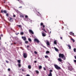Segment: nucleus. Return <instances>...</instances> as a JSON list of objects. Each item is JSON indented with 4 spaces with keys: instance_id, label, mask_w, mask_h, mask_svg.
Instances as JSON below:
<instances>
[{
    "instance_id": "1",
    "label": "nucleus",
    "mask_w": 76,
    "mask_h": 76,
    "mask_svg": "<svg viewBox=\"0 0 76 76\" xmlns=\"http://www.w3.org/2000/svg\"><path fill=\"white\" fill-rule=\"evenodd\" d=\"M59 56L60 57H61L64 60H66V57L63 54L59 53Z\"/></svg>"
},
{
    "instance_id": "2",
    "label": "nucleus",
    "mask_w": 76,
    "mask_h": 76,
    "mask_svg": "<svg viewBox=\"0 0 76 76\" xmlns=\"http://www.w3.org/2000/svg\"><path fill=\"white\" fill-rule=\"evenodd\" d=\"M56 69L58 70H60L61 69V68L60 66H58V65H54Z\"/></svg>"
},
{
    "instance_id": "3",
    "label": "nucleus",
    "mask_w": 76,
    "mask_h": 76,
    "mask_svg": "<svg viewBox=\"0 0 76 76\" xmlns=\"http://www.w3.org/2000/svg\"><path fill=\"white\" fill-rule=\"evenodd\" d=\"M56 69L58 70H60L61 69V68L60 66H58V65H54Z\"/></svg>"
},
{
    "instance_id": "4",
    "label": "nucleus",
    "mask_w": 76,
    "mask_h": 76,
    "mask_svg": "<svg viewBox=\"0 0 76 76\" xmlns=\"http://www.w3.org/2000/svg\"><path fill=\"white\" fill-rule=\"evenodd\" d=\"M68 69L70 71H72V70H74V69L73 68V67H72V66H71L69 67L68 68Z\"/></svg>"
},
{
    "instance_id": "5",
    "label": "nucleus",
    "mask_w": 76,
    "mask_h": 76,
    "mask_svg": "<svg viewBox=\"0 0 76 76\" xmlns=\"http://www.w3.org/2000/svg\"><path fill=\"white\" fill-rule=\"evenodd\" d=\"M34 41L35 42H37V43H39V40H38V39H35Z\"/></svg>"
},
{
    "instance_id": "6",
    "label": "nucleus",
    "mask_w": 76,
    "mask_h": 76,
    "mask_svg": "<svg viewBox=\"0 0 76 76\" xmlns=\"http://www.w3.org/2000/svg\"><path fill=\"white\" fill-rule=\"evenodd\" d=\"M9 19L10 22H13V19L12 18H10Z\"/></svg>"
},
{
    "instance_id": "7",
    "label": "nucleus",
    "mask_w": 76,
    "mask_h": 76,
    "mask_svg": "<svg viewBox=\"0 0 76 76\" xmlns=\"http://www.w3.org/2000/svg\"><path fill=\"white\" fill-rule=\"evenodd\" d=\"M23 56L24 58H26L27 57V54L26 53H23Z\"/></svg>"
},
{
    "instance_id": "8",
    "label": "nucleus",
    "mask_w": 76,
    "mask_h": 76,
    "mask_svg": "<svg viewBox=\"0 0 76 76\" xmlns=\"http://www.w3.org/2000/svg\"><path fill=\"white\" fill-rule=\"evenodd\" d=\"M22 38L23 39L24 41H26V37H22Z\"/></svg>"
},
{
    "instance_id": "9",
    "label": "nucleus",
    "mask_w": 76,
    "mask_h": 76,
    "mask_svg": "<svg viewBox=\"0 0 76 76\" xmlns=\"http://www.w3.org/2000/svg\"><path fill=\"white\" fill-rule=\"evenodd\" d=\"M29 32L31 33V34H34V32H33V31L32 30H29Z\"/></svg>"
},
{
    "instance_id": "10",
    "label": "nucleus",
    "mask_w": 76,
    "mask_h": 76,
    "mask_svg": "<svg viewBox=\"0 0 76 76\" xmlns=\"http://www.w3.org/2000/svg\"><path fill=\"white\" fill-rule=\"evenodd\" d=\"M67 46L68 47H69V49H71V46H70V45H67Z\"/></svg>"
},
{
    "instance_id": "11",
    "label": "nucleus",
    "mask_w": 76,
    "mask_h": 76,
    "mask_svg": "<svg viewBox=\"0 0 76 76\" xmlns=\"http://www.w3.org/2000/svg\"><path fill=\"white\" fill-rule=\"evenodd\" d=\"M42 35L43 37H45L46 36V34L45 33H42Z\"/></svg>"
},
{
    "instance_id": "12",
    "label": "nucleus",
    "mask_w": 76,
    "mask_h": 76,
    "mask_svg": "<svg viewBox=\"0 0 76 76\" xmlns=\"http://www.w3.org/2000/svg\"><path fill=\"white\" fill-rule=\"evenodd\" d=\"M69 34L70 35H74V33H73L72 32H71L69 33Z\"/></svg>"
},
{
    "instance_id": "13",
    "label": "nucleus",
    "mask_w": 76,
    "mask_h": 76,
    "mask_svg": "<svg viewBox=\"0 0 76 76\" xmlns=\"http://www.w3.org/2000/svg\"><path fill=\"white\" fill-rule=\"evenodd\" d=\"M46 44L48 45H50V42L48 41H47Z\"/></svg>"
},
{
    "instance_id": "14",
    "label": "nucleus",
    "mask_w": 76,
    "mask_h": 76,
    "mask_svg": "<svg viewBox=\"0 0 76 76\" xmlns=\"http://www.w3.org/2000/svg\"><path fill=\"white\" fill-rule=\"evenodd\" d=\"M54 48L55 49V50L56 51H58V50L57 48H56V47H54Z\"/></svg>"
},
{
    "instance_id": "15",
    "label": "nucleus",
    "mask_w": 76,
    "mask_h": 76,
    "mask_svg": "<svg viewBox=\"0 0 76 76\" xmlns=\"http://www.w3.org/2000/svg\"><path fill=\"white\" fill-rule=\"evenodd\" d=\"M58 60L60 62H61V61H62V60L61 59V58H58Z\"/></svg>"
},
{
    "instance_id": "16",
    "label": "nucleus",
    "mask_w": 76,
    "mask_h": 76,
    "mask_svg": "<svg viewBox=\"0 0 76 76\" xmlns=\"http://www.w3.org/2000/svg\"><path fill=\"white\" fill-rule=\"evenodd\" d=\"M28 67L29 69H31V65H29L28 66Z\"/></svg>"
},
{
    "instance_id": "17",
    "label": "nucleus",
    "mask_w": 76,
    "mask_h": 76,
    "mask_svg": "<svg viewBox=\"0 0 76 76\" xmlns=\"http://www.w3.org/2000/svg\"><path fill=\"white\" fill-rule=\"evenodd\" d=\"M48 76H52V73H50L48 75Z\"/></svg>"
},
{
    "instance_id": "18",
    "label": "nucleus",
    "mask_w": 76,
    "mask_h": 76,
    "mask_svg": "<svg viewBox=\"0 0 76 76\" xmlns=\"http://www.w3.org/2000/svg\"><path fill=\"white\" fill-rule=\"evenodd\" d=\"M71 39L72 40V41H73V42L75 41V40H74V39H73V38H71Z\"/></svg>"
},
{
    "instance_id": "19",
    "label": "nucleus",
    "mask_w": 76,
    "mask_h": 76,
    "mask_svg": "<svg viewBox=\"0 0 76 76\" xmlns=\"http://www.w3.org/2000/svg\"><path fill=\"white\" fill-rule=\"evenodd\" d=\"M39 69H42V66H39Z\"/></svg>"
},
{
    "instance_id": "20",
    "label": "nucleus",
    "mask_w": 76,
    "mask_h": 76,
    "mask_svg": "<svg viewBox=\"0 0 76 76\" xmlns=\"http://www.w3.org/2000/svg\"><path fill=\"white\" fill-rule=\"evenodd\" d=\"M36 73H37V74H38V73H39V71H38L36 70L35 71Z\"/></svg>"
},
{
    "instance_id": "21",
    "label": "nucleus",
    "mask_w": 76,
    "mask_h": 76,
    "mask_svg": "<svg viewBox=\"0 0 76 76\" xmlns=\"http://www.w3.org/2000/svg\"><path fill=\"white\" fill-rule=\"evenodd\" d=\"M18 62L19 63H20V60H18Z\"/></svg>"
},
{
    "instance_id": "22",
    "label": "nucleus",
    "mask_w": 76,
    "mask_h": 76,
    "mask_svg": "<svg viewBox=\"0 0 76 76\" xmlns=\"http://www.w3.org/2000/svg\"><path fill=\"white\" fill-rule=\"evenodd\" d=\"M54 44H57V42H56V41H54Z\"/></svg>"
},
{
    "instance_id": "23",
    "label": "nucleus",
    "mask_w": 76,
    "mask_h": 76,
    "mask_svg": "<svg viewBox=\"0 0 76 76\" xmlns=\"http://www.w3.org/2000/svg\"><path fill=\"white\" fill-rule=\"evenodd\" d=\"M76 48H75L74 49V52H76Z\"/></svg>"
},
{
    "instance_id": "24",
    "label": "nucleus",
    "mask_w": 76,
    "mask_h": 76,
    "mask_svg": "<svg viewBox=\"0 0 76 76\" xmlns=\"http://www.w3.org/2000/svg\"><path fill=\"white\" fill-rule=\"evenodd\" d=\"M53 72V70L51 69L50 70V73H51V72Z\"/></svg>"
},
{
    "instance_id": "25",
    "label": "nucleus",
    "mask_w": 76,
    "mask_h": 76,
    "mask_svg": "<svg viewBox=\"0 0 76 76\" xmlns=\"http://www.w3.org/2000/svg\"><path fill=\"white\" fill-rule=\"evenodd\" d=\"M3 12H4V13H7V12H6V10H4L3 11Z\"/></svg>"
},
{
    "instance_id": "26",
    "label": "nucleus",
    "mask_w": 76,
    "mask_h": 76,
    "mask_svg": "<svg viewBox=\"0 0 76 76\" xmlns=\"http://www.w3.org/2000/svg\"><path fill=\"white\" fill-rule=\"evenodd\" d=\"M28 40L29 41H30V42H31V39L30 38H28Z\"/></svg>"
},
{
    "instance_id": "27",
    "label": "nucleus",
    "mask_w": 76,
    "mask_h": 76,
    "mask_svg": "<svg viewBox=\"0 0 76 76\" xmlns=\"http://www.w3.org/2000/svg\"><path fill=\"white\" fill-rule=\"evenodd\" d=\"M45 58H48V56H45Z\"/></svg>"
},
{
    "instance_id": "28",
    "label": "nucleus",
    "mask_w": 76,
    "mask_h": 76,
    "mask_svg": "<svg viewBox=\"0 0 76 76\" xmlns=\"http://www.w3.org/2000/svg\"><path fill=\"white\" fill-rule=\"evenodd\" d=\"M18 26L20 28H21V27H22V26L20 25H18Z\"/></svg>"
},
{
    "instance_id": "29",
    "label": "nucleus",
    "mask_w": 76,
    "mask_h": 76,
    "mask_svg": "<svg viewBox=\"0 0 76 76\" xmlns=\"http://www.w3.org/2000/svg\"><path fill=\"white\" fill-rule=\"evenodd\" d=\"M46 53H50V52L48 51H47L46 52Z\"/></svg>"
},
{
    "instance_id": "30",
    "label": "nucleus",
    "mask_w": 76,
    "mask_h": 76,
    "mask_svg": "<svg viewBox=\"0 0 76 76\" xmlns=\"http://www.w3.org/2000/svg\"><path fill=\"white\" fill-rule=\"evenodd\" d=\"M21 35H23V32H21L20 33Z\"/></svg>"
},
{
    "instance_id": "31",
    "label": "nucleus",
    "mask_w": 76,
    "mask_h": 76,
    "mask_svg": "<svg viewBox=\"0 0 76 76\" xmlns=\"http://www.w3.org/2000/svg\"><path fill=\"white\" fill-rule=\"evenodd\" d=\"M25 43H26V44H27V43H28V41H26L25 42Z\"/></svg>"
},
{
    "instance_id": "32",
    "label": "nucleus",
    "mask_w": 76,
    "mask_h": 76,
    "mask_svg": "<svg viewBox=\"0 0 76 76\" xmlns=\"http://www.w3.org/2000/svg\"><path fill=\"white\" fill-rule=\"evenodd\" d=\"M18 66H19V67H20V66H21V65H20V64H18Z\"/></svg>"
},
{
    "instance_id": "33",
    "label": "nucleus",
    "mask_w": 76,
    "mask_h": 76,
    "mask_svg": "<svg viewBox=\"0 0 76 76\" xmlns=\"http://www.w3.org/2000/svg\"><path fill=\"white\" fill-rule=\"evenodd\" d=\"M34 53H35V54H37V52H36L35 51H34Z\"/></svg>"
},
{
    "instance_id": "34",
    "label": "nucleus",
    "mask_w": 76,
    "mask_h": 76,
    "mask_svg": "<svg viewBox=\"0 0 76 76\" xmlns=\"http://www.w3.org/2000/svg\"><path fill=\"white\" fill-rule=\"evenodd\" d=\"M43 23H41L40 24L41 25H43Z\"/></svg>"
},
{
    "instance_id": "35",
    "label": "nucleus",
    "mask_w": 76,
    "mask_h": 76,
    "mask_svg": "<svg viewBox=\"0 0 76 76\" xmlns=\"http://www.w3.org/2000/svg\"><path fill=\"white\" fill-rule=\"evenodd\" d=\"M6 16H9V14H8V13L7 14Z\"/></svg>"
},
{
    "instance_id": "36",
    "label": "nucleus",
    "mask_w": 76,
    "mask_h": 76,
    "mask_svg": "<svg viewBox=\"0 0 76 76\" xmlns=\"http://www.w3.org/2000/svg\"><path fill=\"white\" fill-rule=\"evenodd\" d=\"M6 61L7 63H9V62L7 61Z\"/></svg>"
},
{
    "instance_id": "37",
    "label": "nucleus",
    "mask_w": 76,
    "mask_h": 76,
    "mask_svg": "<svg viewBox=\"0 0 76 76\" xmlns=\"http://www.w3.org/2000/svg\"><path fill=\"white\" fill-rule=\"evenodd\" d=\"M44 70H46V69H45V67H44Z\"/></svg>"
},
{
    "instance_id": "38",
    "label": "nucleus",
    "mask_w": 76,
    "mask_h": 76,
    "mask_svg": "<svg viewBox=\"0 0 76 76\" xmlns=\"http://www.w3.org/2000/svg\"><path fill=\"white\" fill-rule=\"evenodd\" d=\"M74 61L75 62V63H76V60H74Z\"/></svg>"
},
{
    "instance_id": "39",
    "label": "nucleus",
    "mask_w": 76,
    "mask_h": 76,
    "mask_svg": "<svg viewBox=\"0 0 76 76\" xmlns=\"http://www.w3.org/2000/svg\"><path fill=\"white\" fill-rule=\"evenodd\" d=\"M43 26V28H45V26H44V25H43V26Z\"/></svg>"
},
{
    "instance_id": "40",
    "label": "nucleus",
    "mask_w": 76,
    "mask_h": 76,
    "mask_svg": "<svg viewBox=\"0 0 76 76\" xmlns=\"http://www.w3.org/2000/svg\"><path fill=\"white\" fill-rule=\"evenodd\" d=\"M43 31H45V32H47V31H45V30L44 29H42Z\"/></svg>"
},
{
    "instance_id": "41",
    "label": "nucleus",
    "mask_w": 76,
    "mask_h": 76,
    "mask_svg": "<svg viewBox=\"0 0 76 76\" xmlns=\"http://www.w3.org/2000/svg\"><path fill=\"white\" fill-rule=\"evenodd\" d=\"M28 16H27V15H26L25 16V18H28Z\"/></svg>"
},
{
    "instance_id": "42",
    "label": "nucleus",
    "mask_w": 76,
    "mask_h": 76,
    "mask_svg": "<svg viewBox=\"0 0 76 76\" xmlns=\"http://www.w3.org/2000/svg\"><path fill=\"white\" fill-rule=\"evenodd\" d=\"M8 71H10V69H8Z\"/></svg>"
},
{
    "instance_id": "43",
    "label": "nucleus",
    "mask_w": 76,
    "mask_h": 76,
    "mask_svg": "<svg viewBox=\"0 0 76 76\" xmlns=\"http://www.w3.org/2000/svg\"><path fill=\"white\" fill-rule=\"evenodd\" d=\"M1 13H3V10H1Z\"/></svg>"
},
{
    "instance_id": "44",
    "label": "nucleus",
    "mask_w": 76,
    "mask_h": 76,
    "mask_svg": "<svg viewBox=\"0 0 76 76\" xmlns=\"http://www.w3.org/2000/svg\"><path fill=\"white\" fill-rule=\"evenodd\" d=\"M26 76H30V75L28 74Z\"/></svg>"
},
{
    "instance_id": "45",
    "label": "nucleus",
    "mask_w": 76,
    "mask_h": 76,
    "mask_svg": "<svg viewBox=\"0 0 76 76\" xmlns=\"http://www.w3.org/2000/svg\"><path fill=\"white\" fill-rule=\"evenodd\" d=\"M13 17H16V15H14Z\"/></svg>"
},
{
    "instance_id": "46",
    "label": "nucleus",
    "mask_w": 76,
    "mask_h": 76,
    "mask_svg": "<svg viewBox=\"0 0 76 76\" xmlns=\"http://www.w3.org/2000/svg\"><path fill=\"white\" fill-rule=\"evenodd\" d=\"M74 57H75V59H76V56H75Z\"/></svg>"
},
{
    "instance_id": "47",
    "label": "nucleus",
    "mask_w": 76,
    "mask_h": 76,
    "mask_svg": "<svg viewBox=\"0 0 76 76\" xmlns=\"http://www.w3.org/2000/svg\"><path fill=\"white\" fill-rule=\"evenodd\" d=\"M60 38H61V39H62L63 38H62V37H61Z\"/></svg>"
},
{
    "instance_id": "48",
    "label": "nucleus",
    "mask_w": 76,
    "mask_h": 76,
    "mask_svg": "<svg viewBox=\"0 0 76 76\" xmlns=\"http://www.w3.org/2000/svg\"><path fill=\"white\" fill-rule=\"evenodd\" d=\"M34 63H37V61H34Z\"/></svg>"
},
{
    "instance_id": "49",
    "label": "nucleus",
    "mask_w": 76,
    "mask_h": 76,
    "mask_svg": "<svg viewBox=\"0 0 76 76\" xmlns=\"http://www.w3.org/2000/svg\"><path fill=\"white\" fill-rule=\"evenodd\" d=\"M22 71H23H23H24V70L23 69H22Z\"/></svg>"
},
{
    "instance_id": "50",
    "label": "nucleus",
    "mask_w": 76,
    "mask_h": 76,
    "mask_svg": "<svg viewBox=\"0 0 76 76\" xmlns=\"http://www.w3.org/2000/svg\"><path fill=\"white\" fill-rule=\"evenodd\" d=\"M29 46H27V48H29Z\"/></svg>"
},
{
    "instance_id": "51",
    "label": "nucleus",
    "mask_w": 76,
    "mask_h": 76,
    "mask_svg": "<svg viewBox=\"0 0 76 76\" xmlns=\"http://www.w3.org/2000/svg\"><path fill=\"white\" fill-rule=\"evenodd\" d=\"M22 7H19V8H21Z\"/></svg>"
},
{
    "instance_id": "52",
    "label": "nucleus",
    "mask_w": 76,
    "mask_h": 76,
    "mask_svg": "<svg viewBox=\"0 0 76 76\" xmlns=\"http://www.w3.org/2000/svg\"><path fill=\"white\" fill-rule=\"evenodd\" d=\"M1 37H3V35H2V34H1Z\"/></svg>"
},
{
    "instance_id": "53",
    "label": "nucleus",
    "mask_w": 76,
    "mask_h": 76,
    "mask_svg": "<svg viewBox=\"0 0 76 76\" xmlns=\"http://www.w3.org/2000/svg\"><path fill=\"white\" fill-rule=\"evenodd\" d=\"M16 35H18V34H19V33H18V34H16Z\"/></svg>"
},
{
    "instance_id": "54",
    "label": "nucleus",
    "mask_w": 76,
    "mask_h": 76,
    "mask_svg": "<svg viewBox=\"0 0 76 76\" xmlns=\"http://www.w3.org/2000/svg\"><path fill=\"white\" fill-rule=\"evenodd\" d=\"M51 31H50V34H51Z\"/></svg>"
},
{
    "instance_id": "55",
    "label": "nucleus",
    "mask_w": 76,
    "mask_h": 76,
    "mask_svg": "<svg viewBox=\"0 0 76 76\" xmlns=\"http://www.w3.org/2000/svg\"><path fill=\"white\" fill-rule=\"evenodd\" d=\"M16 44V43H14V44Z\"/></svg>"
},
{
    "instance_id": "56",
    "label": "nucleus",
    "mask_w": 76,
    "mask_h": 76,
    "mask_svg": "<svg viewBox=\"0 0 76 76\" xmlns=\"http://www.w3.org/2000/svg\"><path fill=\"white\" fill-rule=\"evenodd\" d=\"M5 44H6V42H5Z\"/></svg>"
},
{
    "instance_id": "57",
    "label": "nucleus",
    "mask_w": 76,
    "mask_h": 76,
    "mask_svg": "<svg viewBox=\"0 0 76 76\" xmlns=\"http://www.w3.org/2000/svg\"><path fill=\"white\" fill-rule=\"evenodd\" d=\"M18 0V1H19V0Z\"/></svg>"
}]
</instances>
